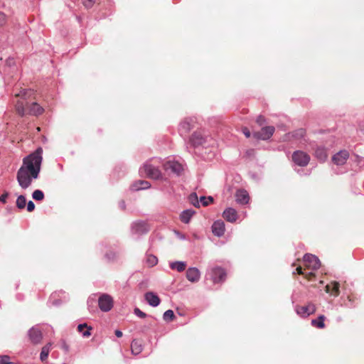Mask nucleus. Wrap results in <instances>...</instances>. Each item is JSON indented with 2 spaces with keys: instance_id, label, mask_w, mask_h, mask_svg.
I'll use <instances>...</instances> for the list:
<instances>
[{
  "instance_id": "nucleus-1",
  "label": "nucleus",
  "mask_w": 364,
  "mask_h": 364,
  "mask_svg": "<svg viewBox=\"0 0 364 364\" xmlns=\"http://www.w3.org/2000/svg\"><path fill=\"white\" fill-rule=\"evenodd\" d=\"M42 154L43 149L38 147L34 152L23 158V164L16 173L17 182L22 189H27L33 180L39 178Z\"/></svg>"
},
{
  "instance_id": "nucleus-2",
  "label": "nucleus",
  "mask_w": 364,
  "mask_h": 364,
  "mask_svg": "<svg viewBox=\"0 0 364 364\" xmlns=\"http://www.w3.org/2000/svg\"><path fill=\"white\" fill-rule=\"evenodd\" d=\"M162 163L159 158H153L150 161H146L142 168H140L139 172L149 178L158 179L161 177V173L159 168V164Z\"/></svg>"
},
{
  "instance_id": "nucleus-3",
  "label": "nucleus",
  "mask_w": 364,
  "mask_h": 364,
  "mask_svg": "<svg viewBox=\"0 0 364 364\" xmlns=\"http://www.w3.org/2000/svg\"><path fill=\"white\" fill-rule=\"evenodd\" d=\"M189 143L193 147L212 146L214 144L213 139L205 134L203 131H196L189 138Z\"/></svg>"
},
{
  "instance_id": "nucleus-4",
  "label": "nucleus",
  "mask_w": 364,
  "mask_h": 364,
  "mask_svg": "<svg viewBox=\"0 0 364 364\" xmlns=\"http://www.w3.org/2000/svg\"><path fill=\"white\" fill-rule=\"evenodd\" d=\"M33 94L34 92L33 90L23 89L15 95L16 97L20 98L16 102L15 105L16 111L18 115L23 117L26 114V109L25 108V105H27V102L25 101L28 98H30Z\"/></svg>"
},
{
  "instance_id": "nucleus-5",
  "label": "nucleus",
  "mask_w": 364,
  "mask_h": 364,
  "mask_svg": "<svg viewBox=\"0 0 364 364\" xmlns=\"http://www.w3.org/2000/svg\"><path fill=\"white\" fill-rule=\"evenodd\" d=\"M208 275L214 284L223 283L226 279L225 270L220 267H214L209 269Z\"/></svg>"
},
{
  "instance_id": "nucleus-6",
  "label": "nucleus",
  "mask_w": 364,
  "mask_h": 364,
  "mask_svg": "<svg viewBox=\"0 0 364 364\" xmlns=\"http://www.w3.org/2000/svg\"><path fill=\"white\" fill-rule=\"evenodd\" d=\"M275 132V128L273 126H265L262 127L259 132H254L252 136L256 139L266 141L269 139Z\"/></svg>"
},
{
  "instance_id": "nucleus-7",
  "label": "nucleus",
  "mask_w": 364,
  "mask_h": 364,
  "mask_svg": "<svg viewBox=\"0 0 364 364\" xmlns=\"http://www.w3.org/2000/svg\"><path fill=\"white\" fill-rule=\"evenodd\" d=\"M292 161L295 165L304 167L309 163L310 156L302 151H295L292 154Z\"/></svg>"
},
{
  "instance_id": "nucleus-8",
  "label": "nucleus",
  "mask_w": 364,
  "mask_h": 364,
  "mask_svg": "<svg viewBox=\"0 0 364 364\" xmlns=\"http://www.w3.org/2000/svg\"><path fill=\"white\" fill-rule=\"evenodd\" d=\"M97 301L99 308L102 311L107 312L113 307V299L107 294L100 295Z\"/></svg>"
},
{
  "instance_id": "nucleus-9",
  "label": "nucleus",
  "mask_w": 364,
  "mask_h": 364,
  "mask_svg": "<svg viewBox=\"0 0 364 364\" xmlns=\"http://www.w3.org/2000/svg\"><path fill=\"white\" fill-rule=\"evenodd\" d=\"M196 119L193 117L186 118L179 125L178 132L181 136H186L194 128Z\"/></svg>"
},
{
  "instance_id": "nucleus-10",
  "label": "nucleus",
  "mask_w": 364,
  "mask_h": 364,
  "mask_svg": "<svg viewBox=\"0 0 364 364\" xmlns=\"http://www.w3.org/2000/svg\"><path fill=\"white\" fill-rule=\"evenodd\" d=\"M304 262L305 264V266L311 269V270H316L318 269L321 266V262L319 259L311 254H305L304 257Z\"/></svg>"
},
{
  "instance_id": "nucleus-11",
  "label": "nucleus",
  "mask_w": 364,
  "mask_h": 364,
  "mask_svg": "<svg viewBox=\"0 0 364 364\" xmlns=\"http://www.w3.org/2000/svg\"><path fill=\"white\" fill-rule=\"evenodd\" d=\"M149 231L147 223L144 221H136L132 225V232L137 235L146 234Z\"/></svg>"
},
{
  "instance_id": "nucleus-12",
  "label": "nucleus",
  "mask_w": 364,
  "mask_h": 364,
  "mask_svg": "<svg viewBox=\"0 0 364 364\" xmlns=\"http://www.w3.org/2000/svg\"><path fill=\"white\" fill-rule=\"evenodd\" d=\"M163 166L166 171H170L178 176L180 175L183 170V166L178 161H166L163 163Z\"/></svg>"
},
{
  "instance_id": "nucleus-13",
  "label": "nucleus",
  "mask_w": 364,
  "mask_h": 364,
  "mask_svg": "<svg viewBox=\"0 0 364 364\" xmlns=\"http://www.w3.org/2000/svg\"><path fill=\"white\" fill-rule=\"evenodd\" d=\"M28 336L31 342L34 345L40 343L43 338L42 332L37 326H33L29 329Z\"/></svg>"
},
{
  "instance_id": "nucleus-14",
  "label": "nucleus",
  "mask_w": 364,
  "mask_h": 364,
  "mask_svg": "<svg viewBox=\"0 0 364 364\" xmlns=\"http://www.w3.org/2000/svg\"><path fill=\"white\" fill-rule=\"evenodd\" d=\"M349 158V153L347 150H341L332 157V161L337 166L344 165Z\"/></svg>"
},
{
  "instance_id": "nucleus-15",
  "label": "nucleus",
  "mask_w": 364,
  "mask_h": 364,
  "mask_svg": "<svg viewBox=\"0 0 364 364\" xmlns=\"http://www.w3.org/2000/svg\"><path fill=\"white\" fill-rule=\"evenodd\" d=\"M316 311V307L313 304H309L304 306H296V312L301 317H307Z\"/></svg>"
},
{
  "instance_id": "nucleus-16",
  "label": "nucleus",
  "mask_w": 364,
  "mask_h": 364,
  "mask_svg": "<svg viewBox=\"0 0 364 364\" xmlns=\"http://www.w3.org/2000/svg\"><path fill=\"white\" fill-rule=\"evenodd\" d=\"M211 228L213 234L217 237L223 236L225 231V223L221 220L215 221Z\"/></svg>"
},
{
  "instance_id": "nucleus-17",
  "label": "nucleus",
  "mask_w": 364,
  "mask_h": 364,
  "mask_svg": "<svg viewBox=\"0 0 364 364\" xmlns=\"http://www.w3.org/2000/svg\"><path fill=\"white\" fill-rule=\"evenodd\" d=\"M144 299L149 305L153 307L158 306L161 302V299L159 296L153 291H148L145 293Z\"/></svg>"
},
{
  "instance_id": "nucleus-18",
  "label": "nucleus",
  "mask_w": 364,
  "mask_h": 364,
  "mask_svg": "<svg viewBox=\"0 0 364 364\" xmlns=\"http://www.w3.org/2000/svg\"><path fill=\"white\" fill-rule=\"evenodd\" d=\"M236 202L241 205H245L249 203L250 196L248 192L245 189H239L235 193Z\"/></svg>"
},
{
  "instance_id": "nucleus-19",
  "label": "nucleus",
  "mask_w": 364,
  "mask_h": 364,
  "mask_svg": "<svg viewBox=\"0 0 364 364\" xmlns=\"http://www.w3.org/2000/svg\"><path fill=\"white\" fill-rule=\"evenodd\" d=\"M200 277V273L198 269L196 267H189L186 271V278L187 279L192 282L195 283L199 281Z\"/></svg>"
},
{
  "instance_id": "nucleus-20",
  "label": "nucleus",
  "mask_w": 364,
  "mask_h": 364,
  "mask_svg": "<svg viewBox=\"0 0 364 364\" xmlns=\"http://www.w3.org/2000/svg\"><path fill=\"white\" fill-rule=\"evenodd\" d=\"M326 291L335 297L340 294V284L338 282L333 281L327 284L325 287Z\"/></svg>"
},
{
  "instance_id": "nucleus-21",
  "label": "nucleus",
  "mask_w": 364,
  "mask_h": 364,
  "mask_svg": "<svg viewBox=\"0 0 364 364\" xmlns=\"http://www.w3.org/2000/svg\"><path fill=\"white\" fill-rule=\"evenodd\" d=\"M223 217L230 223H234L237 219V213L234 208H228L223 213Z\"/></svg>"
},
{
  "instance_id": "nucleus-22",
  "label": "nucleus",
  "mask_w": 364,
  "mask_h": 364,
  "mask_svg": "<svg viewBox=\"0 0 364 364\" xmlns=\"http://www.w3.org/2000/svg\"><path fill=\"white\" fill-rule=\"evenodd\" d=\"M44 109L37 102H33L28 107V113L29 114L38 116L43 114Z\"/></svg>"
},
{
  "instance_id": "nucleus-23",
  "label": "nucleus",
  "mask_w": 364,
  "mask_h": 364,
  "mask_svg": "<svg viewBox=\"0 0 364 364\" xmlns=\"http://www.w3.org/2000/svg\"><path fill=\"white\" fill-rule=\"evenodd\" d=\"M151 187V183L144 180H139L136 182H134L131 186V189L132 191H140V190H145Z\"/></svg>"
},
{
  "instance_id": "nucleus-24",
  "label": "nucleus",
  "mask_w": 364,
  "mask_h": 364,
  "mask_svg": "<svg viewBox=\"0 0 364 364\" xmlns=\"http://www.w3.org/2000/svg\"><path fill=\"white\" fill-rule=\"evenodd\" d=\"M196 211L193 209H186L181 212L180 214V220L185 224L189 223L191 218L194 215Z\"/></svg>"
},
{
  "instance_id": "nucleus-25",
  "label": "nucleus",
  "mask_w": 364,
  "mask_h": 364,
  "mask_svg": "<svg viewBox=\"0 0 364 364\" xmlns=\"http://www.w3.org/2000/svg\"><path fill=\"white\" fill-rule=\"evenodd\" d=\"M144 262L148 267H153L157 264L158 258L152 254L146 253Z\"/></svg>"
},
{
  "instance_id": "nucleus-26",
  "label": "nucleus",
  "mask_w": 364,
  "mask_h": 364,
  "mask_svg": "<svg viewBox=\"0 0 364 364\" xmlns=\"http://www.w3.org/2000/svg\"><path fill=\"white\" fill-rule=\"evenodd\" d=\"M171 269H176L178 272H182L185 270L186 267V262L183 261L172 262L169 264Z\"/></svg>"
},
{
  "instance_id": "nucleus-27",
  "label": "nucleus",
  "mask_w": 364,
  "mask_h": 364,
  "mask_svg": "<svg viewBox=\"0 0 364 364\" xmlns=\"http://www.w3.org/2000/svg\"><path fill=\"white\" fill-rule=\"evenodd\" d=\"M91 329L92 328L88 326L85 323H80L77 326V330L80 333H82L83 337H89L91 335Z\"/></svg>"
},
{
  "instance_id": "nucleus-28",
  "label": "nucleus",
  "mask_w": 364,
  "mask_h": 364,
  "mask_svg": "<svg viewBox=\"0 0 364 364\" xmlns=\"http://www.w3.org/2000/svg\"><path fill=\"white\" fill-rule=\"evenodd\" d=\"M316 157L321 161H324L327 159L326 150L323 147H318L315 151Z\"/></svg>"
},
{
  "instance_id": "nucleus-29",
  "label": "nucleus",
  "mask_w": 364,
  "mask_h": 364,
  "mask_svg": "<svg viewBox=\"0 0 364 364\" xmlns=\"http://www.w3.org/2000/svg\"><path fill=\"white\" fill-rule=\"evenodd\" d=\"M324 320L325 316L320 315L318 318L311 320V325L318 328H323L325 327Z\"/></svg>"
},
{
  "instance_id": "nucleus-30",
  "label": "nucleus",
  "mask_w": 364,
  "mask_h": 364,
  "mask_svg": "<svg viewBox=\"0 0 364 364\" xmlns=\"http://www.w3.org/2000/svg\"><path fill=\"white\" fill-rule=\"evenodd\" d=\"M132 353L134 355L139 354L142 350V346L136 340H133L131 344Z\"/></svg>"
},
{
  "instance_id": "nucleus-31",
  "label": "nucleus",
  "mask_w": 364,
  "mask_h": 364,
  "mask_svg": "<svg viewBox=\"0 0 364 364\" xmlns=\"http://www.w3.org/2000/svg\"><path fill=\"white\" fill-rule=\"evenodd\" d=\"M50 346L51 343H48L42 348L40 354V359L41 360V361H44L47 359L49 355Z\"/></svg>"
},
{
  "instance_id": "nucleus-32",
  "label": "nucleus",
  "mask_w": 364,
  "mask_h": 364,
  "mask_svg": "<svg viewBox=\"0 0 364 364\" xmlns=\"http://www.w3.org/2000/svg\"><path fill=\"white\" fill-rule=\"evenodd\" d=\"M189 202L196 208H200V199L198 200L196 193H192L188 196Z\"/></svg>"
},
{
  "instance_id": "nucleus-33",
  "label": "nucleus",
  "mask_w": 364,
  "mask_h": 364,
  "mask_svg": "<svg viewBox=\"0 0 364 364\" xmlns=\"http://www.w3.org/2000/svg\"><path fill=\"white\" fill-rule=\"evenodd\" d=\"M290 134L296 139H301L305 136L306 131L304 129H298L292 132Z\"/></svg>"
},
{
  "instance_id": "nucleus-34",
  "label": "nucleus",
  "mask_w": 364,
  "mask_h": 364,
  "mask_svg": "<svg viewBox=\"0 0 364 364\" xmlns=\"http://www.w3.org/2000/svg\"><path fill=\"white\" fill-rule=\"evenodd\" d=\"M26 205V198L24 196L21 195L16 199V207L18 209H23Z\"/></svg>"
},
{
  "instance_id": "nucleus-35",
  "label": "nucleus",
  "mask_w": 364,
  "mask_h": 364,
  "mask_svg": "<svg viewBox=\"0 0 364 364\" xmlns=\"http://www.w3.org/2000/svg\"><path fill=\"white\" fill-rule=\"evenodd\" d=\"M45 195L41 190H35L32 193V198L36 201H41L44 199Z\"/></svg>"
},
{
  "instance_id": "nucleus-36",
  "label": "nucleus",
  "mask_w": 364,
  "mask_h": 364,
  "mask_svg": "<svg viewBox=\"0 0 364 364\" xmlns=\"http://www.w3.org/2000/svg\"><path fill=\"white\" fill-rule=\"evenodd\" d=\"M174 318H175V315L172 310L168 309L164 313L163 319L165 321L169 322V321H173Z\"/></svg>"
},
{
  "instance_id": "nucleus-37",
  "label": "nucleus",
  "mask_w": 364,
  "mask_h": 364,
  "mask_svg": "<svg viewBox=\"0 0 364 364\" xmlns=\"http://www.w3.org/2000/svg\"><path fill=\"white\" fill-rule=\"evenodd\" d=\"M342 305L350 309L355 306L354 299L351 296H347L346 299L343 301Z\"/></svg>"
},
{
  "instance_id": "nucleus-38",
  "label": "nucleus",
  "mask_w": 364,
  "mask_h": 364,
  "mask_svg": "<svg viewBox=\"0 0 364 364\" xmlns=\"http://www.w3.org/2000/svg\"><path fill=\"white\" fill-rule=\"evenodd\" d=\"M213 198L212 196H200V204L202 203L203 206H207L210 204V203L213 202Z\"/></svg>"
},
{
  "instance_id": "nucleus-39",
  "label": "nucleus",
  "mask_w": 364,
  "mask_h": 364,
  "mask_svg": "<svg viewBox=\"0 0 364 364\" xmlns=\"http://www.w3.org/2000/svg\"><path fill=\"white\" fill-rule=\"evenodd\" d=\"M105 256L108 261H114L117 257L116 253L112 251L107 252Z\"/></svg>"
},
{
  "instance_id": "nucleus-40",
  "label": "nucleus",
  "mask_w": 364,
  "mask_h": 364,
  "mask_svg": "<svg viewBox=\"0 0 364 364\" xmlns=\"http://www.w3.org/2000/svg\"><path fill=\"white\" fill-rule=\"evenodd\" d=\"M11 358L9 355H0V364H10Z\"/></svg>"
},
{
  "instance_id": "nucleus-41",
  "label": "nucleus",
  "mask_w": 364,
  "mask_h": 364,
  "mask_svg": "<svg viewBox=\"0 0 364 364\" xmlns=\"http://www.w3.org/2000/svg\"><path fill=\"white\" fill-rule=\"evenodd\" d=\"M134 314L139 317V318H144L146 316V314L143 312L142 311H141L139 308H135L134 310Z\"/></svg>"
},
{
  "instance_id": "nucleus-42",
  "label": "nucleus",
  "mask_w": 364,
  "mask_h": 364,
  "mask_svg": "<svg viewBox=\"0 0 364 364\" xmlns=\"http://www.w3.org/2000/svg\"><path fill=\"white\" fill-rule=\"evenodd\" d=\"M96 301V295L90 296L87 299L88 309L90 310L91 306L94 305Z\"/></svg>"
},
{
  "instance_id": "nucleus-43",
  "label": "nucleus",
  "mask_w": 364,
  "mask_h": 364,
  "mask_svg": "<svg viewBox=\"0 0 364 364\" xmlns=\"http://www.w3.org/2000/svg\"><path fill=\"white\" fill-rule=\"evenodd\" d=\"M95 2V0H82L83 5L87 9L91 8Z\"/></svg>"
},
{
  "instance_id": "nucleus-44",
  "label": "nucleus",
  "mask_w": 364,
  "mask_h": 364,
  "mask_svg": "<svg viewBox=\"0 0 364 364\" xmlns=\"http://www.w3.org/2000/svg\"><path fill=\"white\" fill-rule=\"evenodd\" d=\"M6 23V15L0 11V27L4 26Z\"/></svg>"
},
{
  "instance_id": "nucleus-45",
  "label": "nucleus",
  "mask_w": 364,
  "mask_h": 364,
  "mask_svg": "<svg viewBox=\"0 0 364 364\" xmlns=\"http://www.w3.org/2000/svg\"><path fill=\"white\" fill-rule=\"evenodd\" d=\"M256 122L259 125V126H263L264 124V123L266 122V119L265 118L262 116V115H259L257 117V119H256Z\"/></svg>"
},
{
  "instance_id": "nucleus-46",
  "label": "nucleus",
  "mask_w": 364,
  "mask_h": 364,
  "mask_svg": "<svg viewBox=\"0 0 364 364\" xmlns=\"http://www.w3.org/2000/svg\"><path fill=\"white\" fill-rule=\"evenodd\" d=\"M26 205H27V210L28 212L33 211L35 209V207H36L34 203L32 200H29L28 203H26Z\"/></svg>"
},
{
  "instance_id": "nucleus-47",
  "label": "nucleus",
  "mask_w": 364,
  "mask_h": 364,
  "mask_svg": "<svg viewBox=\"0 0 364 364\" xmlns=\"http://www.w3.org/2000/svg\"><path fill=\"white\" fill-rule=\"evenodd\" d=\"M8 196H9L8 192H5L4 193H3L1 196H0V202H1L3 203H6Z\"/></svg>"
},
{
  "instance_id": "nucleus-48",
  "label": "nucleus",
  "mask_w": 364,
  "mask_h": 364,
  "mask_svg": "<svg viewBox=\"0 0 364 364\" xmlns=\"http://www.w3.org/2000/svg\"><path fill=\"white\" fill-rule=\"evenodd\" d=\"M242 133L247 138H250L251 136V132L247 127L242 128Z\"/></svg>"
},
{
  "instance_id": "nucleus-49",
  "label": "nucleus",
  "mask_w": 364,
  "mask_h": 364,
  "mask_svg": "<svg viewBox=\"0 0 364 364\" xmlns=\"http://www.w3.org/2000/svg\"><path fill=\"white\" fill-rule=\"evenodd\" d=\"M119 208L122 210H124L125 209L126 205H125V202L124 200L120 201L119 203Z\"/></svg>"
},
{
  "instance_id": "nucleus-50",
  "label": "nucleus",
  "mask_w": 364,
  "mask_h": 364,
  "mask_svg": "<svg viewBox=\"0 0 364 364\" xmlns=\"http://www.w3.org/2000/svg\"><path fill=\"white\" fill-rule=\"evenodd\" d=\"M296 272L299 274H304V272H303L302 268L301 267H298L296 269Z\"/></svg>"
},
{
  "instance_id": "nucleus-51",
  "label": "nucleus",
  "mask_w": 364,
  "mask_h": 364,
  "mask_svg": "<svg viewBox=\"0 0 364 364\" xmlns=\"http://www.w3.org/2000/svg\"><path fill=\"white\" fill-rule=\"evenodd\" d=\"M114 333H115V336H116L117 337H118V338L122 337V335H123V334H122V332L120 330H116V331H115V332H114Z\"/></svg>"
},
{
  "instance_id": "nucleus-52",
  "label": "nucleus",
  "mask_w": 364,
  "mask_h": 364,
  "mask_svg": "<svg viewBox=\"0 0 364 364\" xmlns=\"http://www.w3.org/2000/svg\"><path fill=\"white\" fill-rule=\"evenodd\" d=\"M53 305H58L59 302L58 301H53Z\"/></svg>"
},
{
  "instance_id": "nucleus-53",
  "label": "nucleus",
  "mask_w": 364,
  "mask_h": 364,
  "mask_svg": "<svg viewBox=\"0 0 364 364\" xmlns=\"http://www.w3.org/2000/svg\"><path fill=\"white\" fill-rule=\"evenodd\" d=\"M64 348L68 350V348L67 346H64Z\"/></svg>"
},
{
  "instance_id": "nucleus-54",
  "label": "nucleus",
  "mask_w": 364,
  "mask_h": 364,
  "mask_svg": "<svg viewBox=\"0 0 364 364\" xmlns=\"http://www.w3.org/2000/svg\"><path fill=\"white\" fill-rule=\"evenodd\" d=\"M10 364H14V363L11 362Z\"/></svg>"
}]
</instances>
